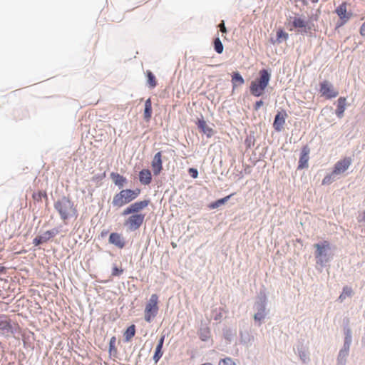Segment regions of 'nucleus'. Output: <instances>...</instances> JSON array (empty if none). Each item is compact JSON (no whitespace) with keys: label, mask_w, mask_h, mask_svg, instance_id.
Listing matches in <instances>:
<instances>
[{"label":"nucleus","mask_w":365,"mask_h":365,"mask_svg":"<svg viewBox=\"0 0 365 365\" xmlns=\"http://www.w3.org/2000/svg\"><path fill=\"white\" fill-rule=\"evenodd\" d=\"M309 153L310 148L307 145H304L302 148L300 156L298 162V170H302L304 168H307L309 166Z\"/></svg>","instance_id":"nucleus-12"},{"label":"nucleus","mask_w":365,"mask_h":365,"mask_svg":"<svg viewBox=\"0 0 365 365\" xmlns=\"http://www.w3.org/2000/svg\"><path fill=\"white\" fill-rule=\"evenodd\" d=\"M312 24L307 22L306 26L303 27L302 29L298 30L297 32L302 35L310 34L312 30Z\"/></svg>","instance_id":"nucleus-40"},{"label":"nucleus","mask_w":365,"mask_h":365,"mask_svg":"<svg viewBox=\"0 0 365 365\" xmlns=\"http://www.w3.org/2000/svg\"><path fill=\"white\" fill-rule=\"evenodd\" d=\"M147 82L150 88H155L157 86V81L155 75L150 71H146Z\"/></svg>","instance_id":"nucleus-33"},{"label":"nucleus","mask_w":365,"mask_h":365,"mask_svg":"<svg viewBox=\"0 0 365 365\" xmlns=\"http://www.w3.org/2000/svg\"><path fill=\"white\" fill-rule=\"evenodd\" d=\"M357 219L359 223H365V210H364L362 213L359 214Z\"/></svg>","instance_id":"nucleus-45"},{"label":"nucleus","mask_w":365,"mask_h":365,"mask_svg":"<svg viewBox=\"0 0 365 365\" xmlns=\"http://www.w3.org/2000/svg\"><path fill=\"white\" fill-rule=\"evenodd\" d=\"M218 27L220 28V31L222 34H226L227 32V28L225 26V21L224 20H222L220 21V23L218 25Z\"/></svg>","instance_id":"nucleus-44"},{"label":"nucleus","mask_w":365,"mask_h":365,"mask_svg":"<svg viewBox=\"0 0 365 365\" xmlns=\"http://www.w3.org/2000/svg\"><path fill=\"white\" fill-rule=\"evenodd\" d=\"M263 104H264V102L262 100L256 101V103L254 105V109L255 110H258L260 108V107L263 106Z\"/></svg>","instance_id":"nucleus-47"},{"label":"nucleus","mask_w":365,"mask_h":365,"mask_svg":"<svg viewBox=\"0 0 365 365\" xmlns=\"http://www.w3.org/2000/svg\"><path fill=\"white\" fill-rule=\"evenodd\" d=\"M34 200L40 202L42 199L48 200V195L46 191H38V192H34L32 195Z\"/></svg>","instance_id":"nucleus-37"},{"label":"nucleus","mask_w":365,"mask_h":365,"mask_svg":"<svg viewBox=\"0 0 365 365\" xmlns=\"http://www.w3.org/2000/svg\"><path fill=\"white\" fill-rule=\"evenodd\" d=\"M54 208L59 213L61 219L67 220L72 216L77 215V210L73 202L69 197L63 196L54 202Z\"/></svg>","instance_id":"nucleus-3"},{"label":"nucleus","mask_w":365,"mask_h":365,"mask_svg":"<svg viewBox=\"0 0 365 365\" xmlns=\"http://www.w3.org/2000/svg\"><path fill=\"white\" fill-rule=\"evenodd\" d=\"M267 297L264 290H260L258 293L255 302L253 305V309L255 311L254 314V320L260 326L267 315L269 314V310L267 309Z\"/></svg>","instance_id":"nucleus-1"},{"label":"nucleus","mask_w":365,"mask_h":365,"mask_svg":"<svg viewBox=\"0 0 365 365\" xmlns=\"http://www.w3.org/2000/svg\"><path fill=\"white\" fill-rule=\"evenodd\" d=\"M224 336H225V338L227 340H228L229 341H230L232 340V331L230 330H226L224 332Z\"/></svg>","instance_id":"nucleus-46"},{"label":"nucleus","mask_w":365,"mask_h":365,"mask_svg":"<svg viewBox=\"0 0 365 365\" xmlns=\"http://www.w3.org/2000/svg\"><path fill=\"white\" fill-rule=\"evenodd\" d=\"M212 45L214 50L216 53H217L218 54H221L223 52L224 46L219 36H216L214 38Z\"/></svg>","instance_id":"nucleus-29"},{"label":"nucleus","mask_w":365,"mask_h":365,"mask_svg":"<svg viewBox=\"0 0 365 365\" xmlns=\"http://www.w3.org/2000/svg\"><path fill=\"white\" fill-rule=\"evenodd\" d=\"M352 294L351 288L346 286L343 288L342 293L340 294L339 299L342 302L346 297H351Z\"/></svg>","instance_id":"nucleus-38"},{"label":"nucleus","mask_w":365,"mask_h":365,"mask_svg":"<svg viewBox=\"0 0 365 365\" xmlns=\"http://www.w3.org/2000/svg\"><path fill=\"white\" fill-rule=\"evenodd\" d=\"M232 83L233 88H235L237 83L240 85L244 84L245 80L238 71H235L232 73Z\"/></svg>","instance_id":"nucleus-31"},{"label":"nucleus","mask_w":365,"mask_h":365,"mask_svg":"<svg viewBox=\"0 0 365 365\" xmlns=\"http://www.w3.org/2000/svg\"><path fill=\"white\" fill-rule=\"evenodd\" d=\"M139 180L144 185H149L152 181V174L150 170L143 169L139 172Z\"/></svg>","instance_id":"nucleus-21"},{"label":"nucleus","mask_w":365,"mask_h":365,"mask_svg":"<svg viewBox=\"0 0 365 365\" xmlns=\"http://www.w3.org/2000/svg\"><path fill=\"white\" fill-rule=\"evenodd\" d=\"M135 334V326L134 324H131L129 326L124 332V341L125 342H128L131 340V339Z\"/></svg>","instance_id":"nucleus-27"},{"label":"nucleus","mask_w":365,"mask_h":365,"mask_svg":"<svg viewBox=\"0 0 365 365\" xmlns=\"http://www.w3.org/2000/svg\"><path fill=\"white\" fill-rule=\"evenodd\" d=\"M319 87L321 96L327 99L336 98L339 95L338 91L334 88L333 84L327 80L320 82Z\"/></svg>","instance_id":"nucleus-7"},{"label":"nucleus","mask_w":365,"mask_h":365,"mask_svg":"<svg viewBox=\"0 0 365 365\" xmlns=\"http://www.w3.org/2000/svg\"><path fill=\"white\" fill-rule=\"evenodd\" d=\"M316 248L314 256L316 262L322 267H327L332 259L331 245L329 242L324 240L314 245Z\"/></svg>","instance_id":"nucleus-2"},{"label":"nucleus","mask_w":365,"mask_h":365,"mask_svg":"<svg viewBox=\"0 0 365 365\" xmlns=\"http://www.w3.org/2000/svg\"><path fill=\"white\" fill-rule=\"evenodd\" d=\"M346 98L345 97H339L336 101V109L335 114L339 118H341L344 116V111L346 110Z\"/></svg>","instance_id":"nucleus-20"},{"label":"nucleus","mask_w":365,"mask_h":365,"mask_svg":"<svg viewBox=\"0 0 365 365\" xmlns=\"http://www.w3.org/2000/svg\"><path fill=\"white\" fill-rule=\"evenodd\" d=\"M110 178L115 185L117 186L119 189H123L128 182L125 177L115 172H112L110 174Z\"/></svg>","instance_id":"nucleus-16"},{"label":"nucleus","mask_w":365,"mask_h":365,"mask_svg":"<svg viewBox=\"0 0 365 365\" xmlns=\"http://www.w3.org/2000/svg\"><path fill=\"white\" fill-rule=\"evenodd\" d=\"M221 317H222V315H221V314L220 313L219 314H217V315L215 316V320H218V319H220Z\"/></svg>","instance_id":"nucleus-55"},{"label":"nucleus","mask_w":365,"mask_h":365,"mask_svg":"<svg viewBox=\"0 0 365 365\" xmlns=\"http://www.w3.org/2000/svg\"><path fill=\"white\" fill-rule=\"evenodd\" d=\"M140 189H122L113 198L112 205L118 208L124 206L135 200L140 194Z\"/></svg>","instance_id":"nucleus-4"},{"label":"nucleus","mask_w":365,"mask_h":365,"mask_svg":"<svg viewBox=\"0 0 365 365\" xmlns=\"http://www.w3.org/2000/svg\"><path fill=\"white\" fill-rule=\"evenodd\" d=\"M6 269L5 267L2 266L1 264H0V274H5L6 273Z\"/></svg>","instance_id":"nucleus-52"},{"label":"nucleus","mask_w":365,"mask_h":365,"mask_svg":"<svg viewBox=\"0 0 365 365\" xmlns=\"http://www.w3.org/2000/svg\"><path fill=\"white\" fill-rule=\"evenodd\" d=\"M349 352L340 350L337 356V365H345Z\"/></svg>","instance_id":"nucleus-36"},{"label":"nucleus","mask_w":365,"mask_h":365,"mask_svg":"<svg viewBox=\"0 0 365 365\" xmlns=\"http://www.w3.org/2000/svg\"><path fill=\"white\" fill-rule=\"evenodd\" d=\"M336 14L338 15L341 20L348 21L352 16V13L347 12L346 3H341L335 10Z\"/></svg>","instance_id":"nucleus-17"},{"label":"nucleus","mask_w":365,"mask_h":365,"mask_svg":"<svg viewBox=\"0 0 365 365\" xmlns=\"http://www.w3.org/2000/svg\"><path fill=\"white\" fill-rule=\"evenodd\" d=\"M108 231H106V230H103V231L101 232V237H103L106 236V235H107V234H108Z\"/></svg>","instance_id":"nucleus-54"},{"label":"nucleus","mask_w":365,"mask_h":365,"mask_svg":"<svg viewBox=\"0 0 365 365\" xmlns=\"http://www.w3.org/2000/svg\"><path fill=\"white\" fill-rule=\"evenodd\" d=\"M163 355V347L161 346H160V345H157L153 356V359L155 364L158 363Z\"/></svg>","instance_id":"nucleus-34"},{"label":"nucleus","mask_w":365,"mask_h":365,"mask_svg":"<svg viewBox=\"0 0 365 365\" xmlns=\"http://www.w3.org/2000/svg\"><path fill=\"white\" fill-rule=\"evenodd\" d=\"M123 272V269L122 268H118L115 264L113 265L112 268V275L114 277H119Z\"/></svg>","instance_id":"nucleus-41"},{"label":"nucleus","mask_w":365,"mask_h":365,"mask_svg":"<svg viewBox=\"0 0 365 365\" xmlns=\"http://www.w3.org/2000/svg\"><path fill=\"white\" fill-rule=\"evenodd\" d=\"M219 365H236V364L232 361L231 358L227 357L223 359H220L219 361Z\"/></svg>","instance_id":"nucleus-42"},{"label":"nucleus","mask_w":365,"mask_h":365,"mask_svg":"<svg viewBox=\"0 0 365 365\" xmlns=\"http://www.w3.org/2000/svg\"><path fill=\"white\" fill-rule=\"evenodd\" d=\"M153 113V108H152V102L150 98H148L145 102V108H144V113H143V118L145 121H149L151 118Z\"/></svg>","instance_id":"nucleus-24"},{"label":"nucleus","mask_w":365,"mask_h":365,"mask_svg":"<svg viewBox=\"0 0 365 365\" xmlns=\"http://www.w3.org/2000/svg\"><path fill=\"white\" fill-rule=\"evenodd\" d=\"M188 173L192 178H197L198 177V170L196 168H189Z\"/></svg>","instance_id":"nucleus-43"},{"label":"nucleus","mask_w":365,"mask_h":365,"mask_svg":"<svg viewBox=\"0 0 365 365\" xmlns=\"http://www.w3.org/2000/svg\"><path fill=\"white\" fill-rule=\"evenodd\" d=\"M151 168L153 175L158 176L163 170V157L162 152L159 151L155 154L151 161Z\"/></svg>","instance_id":"nucleus-13"},{"label":"nucleus","mask_w":365,"mask_h":365,"mask_svg":"<svg viewBox=\"0 0 365 365\" xmlns=\"http://www.w3.org/2000/svg\"><path fill=\"white\" fill-rule=\"evenodd\" d=\"M196 125L198 129L205 134L207 137L210 138L213 135V129L207 125L206 121L204 120L202 116L201 118H197Z\"/></svg>","instance_id":"nucleus-19"},{"label":"nucleus","mask_w":365,"mask_h":365,"mask_svg":"<svg viewBox=\"0 0 365 365\" xmlns=\"http://www.w3.org/2000/svg\"><path fill=\"white\" fill-rule=\"evenodd\" d=\"M299 354L300 359L304 362H305L306 360H307V356H306L305 353L304 351H299Z\"/></svg>","instance_id":"nucleus-49"},{"label":"nucleus","mask_w":365,"mask_h":365,"mask_svg":"<svg viewBox=\"0 0 365 365\" xmlns=\"http://www.w3.org/2000/svg\"><path fill=\"white\" fill-rule=\"evenodd\" d=\"M108 242L115 245L119 249H123L125 246V240L121 234L118 232H111L109 235Z\"/></svg>","instance_id":"nucleus-15"},{"label":"nucleus","mask_w":365,"mask_h":365,"mask_svg":"<svg viewBox=\"0 0 365 365\" xmlns=\"http://www.w3.org/2000/svg\"><path fill=\"white\" fill-rule=\"evenodd\" d=\"M359 32L361 36H365V21L361 26Z\"/></svg>","instance_id":"nucleus-51"},{"label":"nucleus","mask_w":365,"mask_h":365,"mask_svg":"<svg viewBox=\"0 0 365 365\" xmlns=\"http://www.w3.org/2000/svg\"><path fill=\"white\" fill-rule=\"evenodd\" d=\"M347 21L344 20H341L339 19V21L336 24V29L344 26Z\"/></svg>","instance_id":"nucleus-48"},{"label":"nucleus","mask_w":365,"mask_h":365,"mask_svg":"<svg viewBox=\"0 0 365 365\" xmlns=\"http://www.w3.org/2000/svg\"><path fill=\"white\" fill-rule=\"evenodd\" d=\"M288 115L285 110H281L277 111V114L274 116V122H273V128L277 132H281L283 129V125L285 123L286 118Z\"/></svg>","instance_id":"nucleus-11"},{"label":"nucleus","mask_w":365,"mask_h":365,"mask_svg":"<svg viewBox=\"0 0 365 365\" xmlns=\"http://www.w3.org/2000/svg\"><path fill=\"white\" fill-rule=\"evenodd\" d=\"M339 178V177L336 174L334 173V171L332 170V172L331 173L327 174L324 178V179L322 181V185H330L332 182H334V181L337 180Z\"/></svg>","instance_id":"nucleus-28"},{"label":"nucleus","mask_w":365,"mask_h":365,"mask_svg":"<svg viewBox=\"0 0 365 365\" xmlns=\"http://www.w3.org/2000/svg\"><path fill=\"white\" fill-rule=\"evenodd\" d=\"M0 330H1L4 334L14 333L10 320L8 319L7 316L4 314H0Z\"/></svg>","instance_id":"nucleus-18"},{"label":"nucleus","mask_w":365,"mask_h":365,"mask_svg":"<svg viewBox=\"0 0 365 365\" xmlns=\"http://www.w3.org/2000/svg\"><path fill=\"white\" fill-rule=\"evenodd\" d=\"M164 341H165V335H163L159 339L157 345H160V346H161L162 347H163Z\"/></svg>","instance_id":"nucleus-50"},{"label":"nucleus","mask_w":365,"mask_h":365,"mask_svg":"<svg viewBox=\"0 0 365 365\" xmlns=\"http://www.w3.org/2000/svg\"><path fill=\"white\" fill-rule=\"evenodd\" d=\"M210 331L207 327H202L198 331V336L203 341H207L210 338Z\"/></svg>","instance_id":"nucleus-30"},{"label":"nucleus","mask_w":365,"mask_h":365,"mask_svg":"<svg viewBox=\"0 0 365 365\" xmlns=\"http://www.w3.org/2000/svg\"><path fill=\"white\" fill-rule=\"evenodd\" d=\"M158 302V296L156 294H153L147 302L145 308L144 319L147 322H150L152 319L158 314L159 309Z\"/></svg>","instance_id":"nucleus-5"},{"label":"nucleus","mask_w":365,"mask_h":365,"mask_svg":"<svg viewBox=\"0 0 365 365\" xmlns=\"http://www.w3.org/2000/svg\"><path fill=\"white\" fill-rule=\"evenodd\" d=\"M45 202H46V206H47V205H48V200H45Z\"/></svg>","instance_id":"nucleus-56"},{"label":"nucleus","mask_w":365,"mask_h":365,"mask_svg":"<svg viewBox=\"0 0 365 365\" xmlns=\"http://www.w3.org/2000/svg\"><path fill=\"white\" fill-rule=\"evenodd\" d=\"M352 337L350 330H347L345 332V337H344V341L343 347L340 349L344 351L349 352L350 346L351 344Z\"/></svg>","instance_id":"nucleus-26"},{"label":"nucleus","mask_w":365,"mask_h":365,"mask_svg":"<svg viewBox=\"0 0 365 365\" xmlns=\"http://www.w3.org/2000/svg\"><path fill=\"white\" fill-rule=\"evenodd\" d=\"M172 245H173V247H175V246H176V245H175V244H174L173 242L172 243Z\"/></svg>","instance_id":"nucleus-58"},{"label":"nucleus","mask_w":365,"mask_h":365,"mask_svg":"<svg viewBox=\"0 0 365 365\" xmlns=\"http://www.w3.org/2000/svg\"><path fill=\"white\" fill-rule=\"evenodd\" d=\"M270 78L271 70L268 68H262L259 71V76L255 80L268 85Z\"/></svg>","instance_id":"nucleus-22"},{"label":"nucleus","mask_w":365,"mask_h":365,"mask_svg":"<svg viewBox=\"0 0 365 365\" xmlns=\"http://www.w3.org/2000/svg\"><path fill=\"white\" fill-rule=\"evenodd\" d=\"M150 202L149 199L141 201H136L128 205L122 212V215H130V214L139 213L140 211L146 207Z\"/></svg>","instance_id":"nucleus-8"},{"label":"nucleus","mask_w":365,"mask_h":365,"mask_svg":"<svg viewBox=\"0 0 365 365\" xmlns=\"http://www.w3.org/2000/svg\"><path fill=\"white\" fill-rule=\"evenodd\" d=\"M306 21L304 19L300 17H294L292 21V25L295 29H297V31L302 29L303 27L306 26Z\"/></svg>","instance_id":"nucleus-32"},{"label":"nucleus","mask_w":365,"mask_h":365,"mask_svg":"<svg viewBox=\"0 0 365 365\" xmlns=\"http://www.w3.org/2000/svg\"><path fill=\"white\" fill-rule=\"evenodd\" d=\"M267 86L268 85L262 82H259L256 80L252 81L250 86V93L255 97L262 96L264 94Z\"/></svg>","instance_id":"nucleus-14"},{"label":"nucleus","mask_w":365,"mask_h":365,"mask_svg":"<svg viewBox=\"0 0 365 365\" xmlns=\"http://www.w3.org/2000/svg\"><path fill=\"white\" fill-rule=\"evenodd\" d=\"M240 335H241V337L242 338V337H243V336H242V331H240Z\"/></svg>","instance_id":"nucleus-57"},{"label":"nucleus","mask_w":365,"mask_h":365,"mask_svg":"<svg viewBox=\"0 0 365 365\" xmlns=\"http://www.w3.org/2000/svg\"><path fill=\"white\" fill-rule=\"evenodd\" d=\"M235 195V193H232L227 196H225L222 198L218 199L214 202H210L208 205V207L210 210H214L220 207V206L225 205L228 200Z\"/></svg>","instance_id":"nucleus-23"},{"label":"nucleus","mask_w":365,"mask_h":365,"mask_svg":"<svg viewBox=\"0 0 365 365\" xmlns=\"http://www.w3.org/2000/svg\"><path fill=\"white\" fill-rule=\"evenodd\" d=\"M352 162L353 158L349 156L339 160L334 165V173L336 174L338 176L341 175L349 169Z\"/></svg>","instance_id":"nucleus-10"},{"label":"nucleus","mask_w":365,"mask_h":365,"mask_svg":"<svg viewBox=\"0 0 365 365\" xmlns=\"http://www.w3.org/2000/svg\"><path fill=\"white\" fill-rule=\"evenodd\" d=\"M255 142V137L254 133H250L245 139V144L247 148H250L252 146H254Z\"/></svg>","instance_id":"nucleus-39"},{"label":"nucleus","mask_w":365,"mask_h":365,"mask_svg":"<svg viewBox=\"0 0 365 365\" xmlns=\"http://www.w3.org/2000/svg\"><path fill=\"white\" fill-rule=\"evenodd\" d=\"M304 5H307L308 4V0H301ZM312 3H317L319 0H311Z\"/></svg>","instance_id":"nucleus-53"},{"label":"nucleus","mask_w":365,"mask_h":365,"mask_svg":"<svg viewBox=\"0 0 365 365\" xmlns=\"http://www.w3.org/2000/svg\"><path fill=\"white\" fill-rule=\"evenodd\" d=\"M289 37V35L287 32L283 31L282 29H279L277 31V38L275 40H273L271 38V42L273 44L275 43H281L282 42L286 41Z\"/></svg>","instance_id":"nucleus-25"},{"label":"nucleus","mask_w":365,"mask_h":365,"mask_svg":"<svg viewBox=\"0 0 365 365\" xmlns=\"http://www.w3.org/2000/svg\"><path fill=\"white\" fill-rule=\"evenodd\" d=\"M145 215L142 213H134L125 220L124 226L130 232L138 230L143 225Z\"/></svg>","instance_id":"nucleus-6"},{"label":"nucleus","mask_w":365,"mask_h":365,"mask_svg":"<svg viewBox=\"0 0 365 365\" xmlns=\"http://www.w3.org/2000/svg\"><path fill=\"white\" fill-rule=\"evenodd\" d=\"M115 341L116 338L115 336H112L109 341V354L110 356H116L117 354V349L115 347Z\"/></svg>","instance_id":"nucleus-35"},{"label":"nucleus","mask_w":365,"mask_h":365,"mask_svg":"<svg viewBox=\"0 0 365 365\" xmlns=\"http://www.w3.org/2000/svg\"><path fill=\"white\" fill-rule=\"evenodd\" d=\"M60 232V230L58 227H55L52 230H48L43 233L42 235H37L34 240H33V244L34 246L37 247L39 246L51 238L54 237L56 235H57Z\"/></svg>","instance_id":"nucleus-9"}]
</instances>
